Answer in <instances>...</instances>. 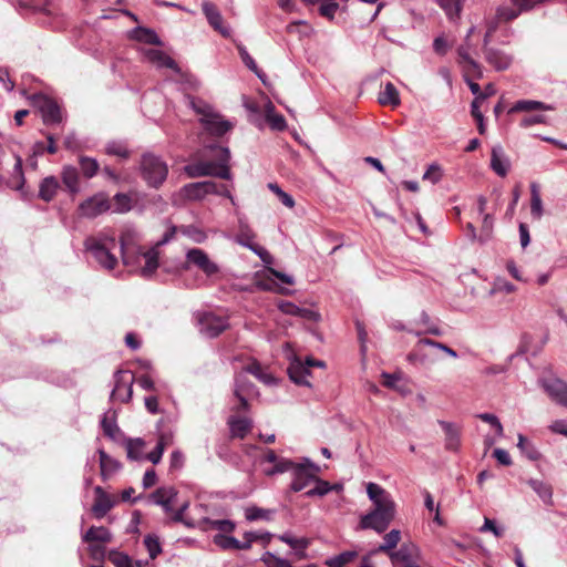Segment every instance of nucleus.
Instances as JSON below:
<instances>
[{
	"label": "nucleus",
	"mask_w": 567,
	"mask_h": 567,
	"mask_svg": "<svg viewBox=\"0 0 567 567\" xmlns=\"http://www.w3.org/2000/svg\"><path fill=\"white\" fill-rule=\"evenodd\" d=\"M367 494L372 502V509L395 518L396 504L386 489L377 483H369Z\"/></svg>",
	"instance_id": "5"
},
{
	"label": "nucleus",
	"mask_w": 567,
	"mask_h": 567,
	"mask_svg": "<svg viewBox=\"0 0 567 567\" xmlns=\"http://www.w3.org/2000/svg\"><path fill=\"white\" fill-rule=\"evenodd\" d=\"M186 258L188 262L197 266L207 276H212L218 271L217 265L213 262L208 255L199 248L189 249L187 251Z\"/></svg>",
	"instance_id": "15"
},
{
	"label": "nucleus",
	"mask_w": 567,
	"mask_h": 567,
	"mask_svg": "<svg viewBox=\"0 0 567 567\" xmlns=\"http://www.w3.org/2000/svg\"><path fill=\"white\" fill-rule=\"evenodd\" d=\"M39 109L42 114L44 124L51 125L62 122L61 107L54 100L42 96L40 99Z\"/></svg>",
	"instance_id": "16"
},
{
	"label": "nucleus",
	"mask_w": 567,
	"mask_h": 567,
	"mask_svg": "<svg viewBox=\"0 0 567 567\" xmlns=\"http://www.w3.org/2000/svg\"><path fill=\"white\" fill-rule=\"evenodd\" d=\"M338 8L339 4L334 0H331L328 3H322L319 8V12L322 17L328 18L329 20H333Z\"/></svg>",
	"instance_id": "64"
},
{
	"label": "nucleus",
	"mask_w": 567,
	"mask_h": 567,
	"mask_svg": "<svg viewBox=\"0 0 567 567\" xmlns=\"http://www.w3.org/2000/svg\"><path fill=\"white\" fill-rule=\"evenodd\" d=\"M107 558L115 567H133L130 556L118 550H111Z\"/></svg>",
	"instance_id": "51"
},
{
	"label": "nucleus",
	"mask_w": 567,
	"mask_h": 567,
	"mask_svg": "<svg viewBox=\"0 0 567 567\" xmlns=\"http://www.w3.org/2000/svg\"><path fill=\"white\" fill-rule=\"evenodd\" d=\"M213 161H200L185 166V173L190 178L203 176H215L221 179H230V168L228 162L230 152L228 147L210 144L206 146Z\"/></svg>",
	"instance_id": "1"
},
{
	"label": "nucleus",
	"mask_w": 567,
	"mask_h": 567,
	"mask_svg": "<svg viewBox=\"0 0 567 567\" xmlns=\"http://www.w3.org/2000/svg\"><path fill=\"white\" fill-rule=\"evenodd\" d=\"M115 246V239L107 237L104 239L87 237L84 241L85 249L107 270H113L117 265V258L111 252Z\"/></svg>",
	"instance_id": "3"
},
{
	"label": "nucleus",
	"mask_w": 567,
	"mask_h": 567,
	"mask_svg": "<svg viewBox=\"0 0 567 567\" xmlns=\"http://www.w3.org/2000/svg\"><path fill=\"white\" fill-rule=\"evenodd\" d=\"M393 520V517L371 508L369 513L361 516L358 529H372L378 534H382L389 528Z\"/></svg>",
	"instance_id": "8"
},
{
	"label": "nucleus",
	"mask_w": 567,
	"mask_h": 567,
	"mask_svg": "<svg viewBox=\"0 0 567 567\" xmlns=\"http://www.w3.org/2000/svg\"><path fill=\"white\" fill-rule=\"evenodd\" d=\"M415 556L416 547L413 544H403L399 550L390 553L389 557L394 565H416Z\"/></svg>",
	"instance_id": "21"
},
{
	"label": "nucleus",
	"mask_w": 567,
	"mask_h": 567,
	"mask_svg": "<svg viewBox=\"0 0 567 567\" xmlns=\"http://www.w3.org/2000/svg\"><path fill=\"white\" fill-rule=\"evenodd\" d=\"M274 105L270 103L266 110V121L271 128L284 131L286 128V120L282 115L274 113Z\"/></svg>",
	"instance_id": "46"
},
{
	"label": "nucleus",
	"mask_w": 567,
	"mask_h": 567,
	"mask_svg": "<svg viewBox=\"0 0 567 567\" xmlns=\"http://www.w3.org/2000/svg\"><path fill=\"white\" fill-rule=\"evenodd\" d=\"M543 388L546 393L560 405L567 406V383L560 379H549L543 381Z\"/></svg>",
	"instance_id": "17"
},
{
	"label": "nucleus",
	"mask_w": 567,
	"mask_h": 567,
	"mask_svg": "<svg viewBox=\"0 0 567 567\" xmlns=\"http://www.w3.org/2000/svg\"><path fill=\"white\" fill-rule=\"evenodd\" d=\"M519 450L532 461H537L540 457V453L536 450V447L529 443L526 437L522 434L518 435V444Z\"/></svg>",
	"instance_id": "48"
},
{
	"label": "nucleus",
	"mask_w": 567,
	"mask_h": 567,
	"mask_svg": "<svg viewBox=\"0 0 567 567\" xmlns=\"http://www.w3.org/2000/svg\"><path fill=\"white\" fill-rule=\"evenodd\" d=\"M440 425L445 433V447L449 451H457L461 444L460 429L445 421H440Z\"/></svg>",
	"instance_id": "23"
},
{
	"label": "nucleus",
	"mask_w": 567,
	"mask_h": 567,
	"mask_svg": "<svg viewBox=\"0 0 567 567\" xmlns=\"http://www.w3.org/2000/svg\"><path fill=\"white\" fill-rule=\"evenodd\" d=\"M122 260L125 265L131 264V258L137 255L142 248L137 246V237L134 230L126 229L120 237Z\"/></svg>",
	"instance_id": "14"
},
{
	"label": "nucleus",
	"mask_w": 567,
	"mask_h": 567,
	"mask_svg": "<svg viewBox=\"0 0 567 567\" xmlns=\"http://www.w3.org/2000/svg\"><path fill=\"white\" fill-rule=\"evenodd\" d=\"M528 485L537 493L546 505H553V487L539 480H529Z\"/></svg>",
	"instance_id": "33"
},
{
	"label": "nucleus",
	"mask_w": 567,
	"mask_h": 567,
	"mask_svg": "<svg viewBox=\"0 0 567 567\" xmlns=\"http://www.w3.org/2000/svg\"><path fill=\"white\" fill-rule=\"evenodd\" d=\"M244 370L246 373L252 374L265 384H271L275 382V378L271 374L265 372L258 361H252Z\"/></svg>",
	"instance_id": "42"
},
{
	"label": "nucleus",
	"mask_w": 567,
	"mask_h": 567,
	"mask_svg": "<svg viewBox=\"0 0 567 567\" xmlns=\"http://www.w3.org/2000/svg\"><path fill=\"white\" fill-rule=\"evenodd\" d=\"M60 187L59 181L54 176L43 178L39 187V197L44 202H51Z\"/></svg>",
	"instance_id": "28"
},
{
	"label": "nucleus",
	"mask_w": 567,
	"mask_h": 567,
	"mask_svg": "<svg viewBox=\"0 0 567 567\" xmlns=\"http://www.w3.org/2000/svg\"><path fill=\"white\" fill-rule=\"evenodd\" d=\"M12 176L8 179L7 185L12 189H21L24 184V175L22 169V158L16 155Z\"/></svg>",
	"instance_id": "38"
},
{
	"label": "nucleus",
	"mask_w": 567,
	"mask_h": 567,
	"mask_svg": "<svg viewBox=\"0 0 567 567\" xmlns=\"http://www.w3.org/2000/svg\"><path fill=\"white\" fill-rule=\"evenodd\" d=\"M261 561L266 565V567H289V561L282 559L270 551H266Z\"/></svg>",
	"instance_id": "56"
},
{
	"label": "nucleus",
	"mask_w": 567,
	"mask_h": 567,
	"mask_svg": "<svg viewBox=\"0 0 567 567\" xmlns=\"http://www.w3.org/2000/svg\"><path fill=\"white\" fill-rule=\"evenodd\" d=\"M209 528L217 529L221 533H231L235 529V524L228 519L207 520Z\"/></svg>",
	"instance_id": "57"
},
{
	"label": "nucleus",
	"mask_w": 567,
	"mask_h": 567,
	"mask_svg": "<svg viewBox=\"0 0 567 567\" xmlns=\"http://www.w3.org/2000/svg\"><path fill=\"white\" fill-rule=\"evenodd\" d=\"M401 540V532L399 529H392L383 537V543L378 547L375 551L385 553L390 556V553L398 546Z\"/></svg>",
	"instance_id": "39"
},
{
	"label": "nucleus",
	"mask_w": 567,
	"mask_h": 567,
	"mask_svg": "<svg viewBox=\"0 0 567 567\" xmlns=\"http://www.w3.org/2000/svg\"><path fill=\"white\" fill-rule=\"evenodd\" d=\"M199 326L202 333L209 338H215L228 328V322L223 317L205 313L199 319Z\"/></svg>",
	"instance_id": "11"
},
{
	"label": "nucleus",
	"mask_w": 567,
	"mask_h": 567,
	"mask_svg": "<svg viewBox=\"0 0 567 567\" xmlns=\"http://www.w3.org/2000/svg\"><path fill=\"white\" fill-rule=\"evenodd\" d=\"M237 49L244 64L261 79V71L258 69L255 60L250 56L245 47L238 45Z\"/></svg>",
	"instance_id": "54"
},
{
	"label": "nucleus",
	"mask_w": 567,
	"mask_h": 567,
	"mask_svg": "<svg viewBox=\"0 0 567 567\" xmlns=\"http://www.w3.org/2000/svg\"><path fill=\"white\" fill-rule=\"evenodd\" d=\"M440 7L446 12L447 16H458L461 11L458 0H437Z\"/></svg>",
	"instance_id": "59"
},
{
	"label": "nucleus",
	"mask_w": 567,
	"mask_h": 567,
	"mask_svg": "<svg viewBox=\"0 0 567 567\" xmlns=\"http://www.w3.org/2000/svg\"><path fill=\"white\" fill-rule=\"evenodd\" d=\"M470 44H464L458 47L457 49V55H458V63L464 65V69L467 73H473L477 78L482 75L481 65L471 58L470 53Z\"/></svg>",
	"instance_id": "25"
},
{
	"label": "nucleus",
	"mask_w": 567,
	"mask_h": 567,
	"mask_svg": "<svg viewBox=\"0 0 567 567\" xmlns=\"http://www.w3.org/2000/svg\"><path fill=\"white\" fill-rule=\"evenodd\" d=\"M530 214L535 219H540L543 215V202L536 183L530 185Z\"/></svg>",
	"instance_id": "40"
},
{
	"label": "nucleus",
	"mask_w": 567,
	"mask_h": 567,
	"mask_svg": "<svg viewBox=\"0 0 567 567\" xmlns=\"http://www.w3.org/2000/svg\"><path fill=\"white\" fill-rule=\"evenodd\" d=\"M313 483H316V486L313 488H310L309 491H307L306 495H308V496H315V495L323 496V495L328 494L330 492V489H331V486L329 485L328 482L319 480L317 476H316V480H315Z\"/></svg>",
	"instance_id": "58"
},
{
	"label": "nucleus",
	"mask_w": 567,
	"mask_h": 567,
	"mask_svg": "<svg viewBox=\"0 0 567 567\" xmlns=\"http://www.w3.org/2000/svg\"><path fill=\"white\" fill-rule=\"evenodd\" d=\"M423 346H431V347H435L442 351H444L445 353H447L449 355L453 357V358H456L457 357V353L450 347H447L446 344L444 343H441V342H437V341H434L432 339H429V338H423V339H420L416 343V347L417 348H422Z\"/></svg>",
	"instance_id": "55"
},
{
	"label": "nucleus",
	"mask_w": 567,
	"mask_h": 567,
	"mask_svg": "<svg viewBox=\"0 0 567 567\" xmlns=\"http://www.w3.org/2000/svg\"><path fill=\"white\" fill-rule=\"evenodd\" d=\"M216 192H219L218 184L212 181L189 183L183 187L185 197L190 200H199Z\"/></svg>",
	"instance_id": "13"
},
{
	"label": "nucleus",
	"mask_w": 567,
	"mask_h": 567,
	"mask_svg": "<svg viewBox=\"0 0 567 567\" xmlns=\"http://www.w3.org/2000/svg\"><path fill=\"white\" fill-rule=\"evenodd\" d=\"M167 444H168V437L166 435L162 434L158 439L157 445L151 453H148L146 455V458L148 461H151L153 464H157L161 461L162 455H163L164 450Z\"/></svg>",
	"instance_id": "50"
},
{
	"label": "nucleus",
	"mask_w": 567,
	"mask_h": 567,
	"mask_svg": "<svg viewBox=\"0 0 567 567\" xmlns=\"http://www.w3.org/2000/svg\"><path fill=\"white\" fill-rule=\"evenodd\" d=\"M145 442L142 439H130L126 442L127 457L133 461L142 460Z\"/></svg>",
	"instance_id": "44"
},
{
	"label": "nucleus",
	"mask_w": 567,
	"mask_h": 567,
	"mask_svg": "<svg viewBox=\"0 0 567 567\" xmlns=\"http://www.w3.org/2000/svg\"><path fill=\"white\" fill-rule=\"evenodd\" d=\"M83 540L86 543L107 544V543L112 542V535H111L110 530L103 526H101V527L92 526L87 529V532L83 536Z\"/></svg>",
	"instance_id": "29"
},
{
	"label": "nucleus",
	"mask_w": 567,
	"mask_h": 567,
	"mask_svg": "<svg viewBox=\"0 0 567 567\" xmlns=\"http://www.w3.org/2000/svg\"><path fill=\"white\" fill-rule=\"evenodd\" d=\"M132 38L138 42L146 44L159 45L161 40L158 35L151 29L137 27L132 31Z\"/></svg>",
	"instance_id": "36"
},
{
	"label": "nucleus",
	"mask_w": 567,
	"mask_h": 567,
	"mask_svg": "<svg viewBox=\"0 0 567 567\" xmlns=\"http://www.w3.org/2000/svg\"><path fill=\"white\" fill-rule=\"evenodd\" d=\"M145 259V266L142 268V275L144 277L152 276L158 268V250L157 247L151 248L146 251L143 249L137 254Z\"/></svg>",
	"instance_id": "27"
},
{
	"label": "nucleus",
	"mask_w": 567,
	"mask_h": 567,
	"mask_svg": "<svg viewBox=\"0 0 567 567\" xmlns=\"http://www.w3.org/2000/svg\"><path fill=\"white\" fill-rule=\"evenodd\" d=\"M319 467L315 464H297L293 472V480L291 483V489L293 492H300L310 486L317 476Z\"/></svg>",
	"instance_id": "9"
},
{
	"label": "nucleus",
	"mask_w": 567,
	"mask_h": 567,
	"mask_svg": "<svg viewBox=\"0 0 567 567\" xmlns=\"http://www.w3.org/2000/svg\"><path fill=\"white\" fill-rule=\"evenodd\" d=\"M358 557V553L354 550L343 551L334 557L326 560V565L329 567H344L349 563L353 561Z\"/></svg>",
	"instance_id": "43"
},
{
	"label": "nucleus",
	"mask_w": 567,
	"mask_h": 567,
	"mask_svg": "<svg viewBox=\"0 0 567 567\" xmlns=\"http://www.w3.org/2000/svg\"><path fill=\"white\" fill-rule=\"evenodd\" d=\"M114 389L111 399H118L122 402H130L133 396L134 375L126 370H117L114 373Z\"/></svg>",
	"instance_id": "7"
},
{
	"label": "nucleus",
	"mask_w": 567,
	"mask_h": 567,
	"mask_svg": "<svg viewBox=\"0 0 567 567\" xmlns=\"http://www.w3.org/2000/svg\"><path fill=\"white\" fill-rule=\"evenodd\" d=\"M176 496L177 492L174 487H159L153 492L150 497L155 504L161 505L166 513H171Z\"/></svg>",
	"instance_id": "20"
},
{
	"label": "nucleus",
	"mask_w": 567,
	"mask_h": 567,
	"mask_svg": "<svg viewBox=\"0 0 567 567\" xmlns=\"http://www.w3.org/2000/svg\"><path fill=\"white\" fill-rule=\"evenodd\" d=\"M522 11L517 7H499L496 11L497 20L512 21L516 19Z\"/></svg>",
	"instance_id": "53"
},
{
	"label": "nucleus",
	"mask_w": 567,
	"mask_h": 567,
	"mask_svg": "<svg viewBox=\"0 0 567 567\" xmlns=\"http://www.w3.org/2000/svg\"><path fill=\"white\" fill-rule=\"evenodd\" d=\"M179 231L197 243H202L205 239V234L195 226H179Z\"/></svg>",
	"instance_id": "61"
},
{
	"label": "nucleus",
	"mask_w": 567,
	"mask_h": 567,
	"mask_svg": "<svg viewBox=\"0 0 567 567\" xmlns=\"http://www.w3.org/2000/svg\"><path fill=\"white\" fill-rule=\"evenodd\" d=\"M61 178L71 196H74L80 192V176L74 166H64L61 172Z\"/></svg>",
	"instance_id": "22"
},
{
	"label": "nucleus",
	"mask_w": 567,
	"mask_h": 567,
	"mask_svg": "<svg viewBox=\"0 0 567 567\" xmlns=\"http://www.w3.org/2000/svg\"><path fill=\"white\" fill-rule=\"evenodd\" d=\"M116 504V498L107 494L101 486L94 487V503L92 514L95 518H103Z\"/></svg>",
	"instance_id": "10"
},
{
	"label": "nucleus",
	"mask_w": 567,
	"mask_h": 567,
	"mask_svg": "<svg viewBox=\"0 0 567 567\" xmlns=\"http://www.w3.org/2000/svg\"><path fill=\"white\" fill-rule=\"evenodd\" d=\"M202 9L209 25L224 38H228L230 35V30L224 25V19L217 6L210 1H204Z\"/></svg>",
	"instance_id": "12"
},
{
	"label": "nucleus",
	"mask_w": 567,
	"mask_h": 567,
	"mask_svg": "<svg viewBox=\"0 0 567 567\" xmlns=\"http://www.w3.org/2000/svg\"><path fill=\"white\" fill-rule=\"evenodd\" d=\"M80 168L86 178H92L99 171V163L96 159L89 156H80Z\"/></svg>",
	"instance_id": "45"
},
{
	"label": "nucleus",
	"mask_w": 567,
	"mask_h": 567,
	"mask_svg": "<svg viewBox=\"0 0 567 567\" xmlns=\"http://www.w3.org/2000/svg\"><path fill=\"white\" fill-rule=\"evenodd\" d=\"M379 103L382 105H391L393 107L400 105L399 91L393 83L388 82L384 90L379 94Z\"/></svg>",
	"instance_id": "34"
},
{
	"label": "nucleus",
	"mask_w": 567,
	"mask_h": 567,
	"mask_svg": "<svg viewBox=\"0 0 567 567\" xmlns=\"http://www.w3.org/2000/svg\"><path fill=\"white\" fill-rule=\"evenodd\" d=\"M483 49L485 60L497 71L506 70L512 64V56L506 54L504 51L489 47Z\"/></svg>",
	"instance_id": "18"
},
{
	"label": "nucleus",
	"mask_w": 567,
	"mask_h": 567,
	"mask_svg": "<svg viewBox=\"0 0 567 567\" xmlns=\"http://www.w3.org/2000/svg\"><path fill=\"white\" fill-rule=\"evenodd\" d=\"M270 511L259 508V507H249L246 509V518L248 520H257V519H269Z\"/></svg>",
	"instance_id": "60"
},
{
	"label": "nucleus",
	"mask_w": 567,
	"mask_h": 567,
	"mask_svg": "<svg viewBox=\"0 0 567 567\" xmlns=\"http://www.w3.org/2000/svg\"><path fill=\"white\" fill-rule=\"evenodd\" d=\"M288 374L290 380L296 384L308 386L310 385V383L306 379L307 375H310V371H308V369L299 359H296L290 363L288 368Z\"/></svg>",
	"instance_id": "26"
},
{
	"label": "nucleus",
	"mask_w": 567,
	"mask_h": 567,
	"mask_svg": "<svg viewBox=\"0 0 567 567\" xmlns=\"http://www.w3.org/2000/svg\"><path fill=\"white\" fill-rule=\"evenodd\" d=\"M227 424L230 430L231 437L245 439L252 429V421L246 416L230 415Z\"/></svg>",
	"instance_id": "19"
},
{
	"label": "nucleus",
	"mask_w": 567,
	"mask_h": 567,
	"mask_svg": "<svg viewBox=\"0 0 567 567\" xmlns=\"http://www.w3.org/2000/svg\"><path fill=\"white\" fill-rule=\"evenodd\" d=\"M101 426H102L104 435L112 440L115 439L117 432L120 431V429L116 424V421H115V416L114 415L110 416L107 413L104 414V416L101 421Z\"/></svg>",
	"instance_id": "47"
},
{
	"label": "nucleus",
	"mask_w": 567,
	"mask_h": 567,
	"mask_svg": "<svg viewBox=\"0 0 567 567\" xmlns=\"http://www.w3.org/2000/svg\"><path fill=\"white\" fill-rule=\"evenodd\" d=\"M278 538L295 549L298 557L303 558L306 556L305 550L310 544L309 539L296 538L290 534L280 535Z\"/></svg>",
	"instance_id": "37"
},
{
	"label": "nucleus",
	"mask_w": 567,
	"mask_h": 567,
	"mask_svg": "<svg viewBox=\"0 0 567 567\" xmlns=\"http://www.w3.org/2000/svg\"><path fill=\"white\" fill-rule=\"evenodd\" d=\"M114 200L116 204V212L117 213H124L128 212L131 209V198L125 194H116L114 196Z\"/></svg>",
	"instance_id": "63"
},
{
	"label": "nucleus",
	"mask_w": 567,
	"mask_h": 567,
	"mask_svg": "<svg viewBox=\"0 0 567 567\" xmlns=\"http://www.w3.org/2000/svg\"><path fill=\"white\" fill-rule=\"evenodd\" d=\"M141 172L143 178L152 187L157 188L167 177V165L153 154H145L141 161Z\"/></svg>",
	"instance_id": "4"
},
{
	"label": "nucleus",
	"mask_w": 567,
	"mask_h": 567,
	"mask_svg": "<svg viewBox=\"0 0 567 567\" xmlns=\"http://www.w3.org/2000/svg\"><path fill=\"white\" fill-rule=\"evenodd\" d=\"M487 94L480 93L478 96H475L471 104V114L476 121H481L484 118L482 112H481V105L486 100Z\"/></svg>",
	"instance_id": "62"
},
{
	"label": "nucleus",
	"mask_w": 567,
	"mask_h": 567,
	"mask_svg": "<svg viewBox=\"0 0 567 567\" xmlns=\"http://www.w3.org/2000/svg\"><path fill=\"white\" fill-rule=\"evenodd\" d=\"M192 106L194 111L200 115L199 122L208 135L220 137L233 130V123L224 120L221 115L215 113L209 105L192 101Z\"/></svg>",
	"instance_id": "2"
},
{
	"label": "nucleus",
	"mask_w": 567,
	"mask_h": 567,
	"mask_svg": "<svg viewBox=\"0 0 567 567\" xmlns=\"http://www.w3.org/2000/svg\"><path fill=\"white\" fill-rule=\"evenodd\" d=\"M214 544L224 550L236 549L239 547V540L233 536L217 534L214 536Z\"/></svg>",
	"instance_id": "49"
},
{
	"label": "nucleus",
	"mask_w": 567,
	"mask_h": 567,
	"mask_svg": "<svg viewBox=\"0 0 567 567\" xmlns=\"http://www.w3.org/2000/svg\"><path fill=\"white\" fill-rule=\"evenodd\" d=\"M101 476L106 481L113 473L120 468V463L106 454L104 450H99Z\"/></svg>",
	"instance_id": "30"
},
{
	"label": "nucleus",
	"mask_w": 567,
	"mask_h": 567,
	"mask_svg": "<svg viewBox=\"0 0 567 567\" xmlns=\"http://www.w3.org/2000/svg\"><path fill=\"white\" fill-rule=\"evenodd\" d=\"M144 545L150 554L151 559H155L162 551L158 537L154 535L145 536Z\"/></svg>",
	"instance_id": "52"
},
{
	"label": "nucleus",
	"mask_w": 567,
	"mask_h": 567,
	"mask_svg": "<svg viewBox=\"0 0 567 567\" xmlns=\"http://www.w3.org/2000/svg\"><path fill=\"white\" fill-rule=\"evenodd\" d=\"M111 208L109 196L105 193H96L83 200L76 212L79 217L95 218Z\"/></svg>",
	"instance_id": "6"
},
{
	"label": "nucleus",
	"mask_w": 567,
	"mask_h": 567,
	"mask_svg": "<svg viewBox=\"0 0 567 567\" xmlns=\"http://www.w3.org/2000/svg\"><path fill=\"white\" fill-rule=\"evenodd\" d=\"M545 111V110H551L549 105H546L543 102L539 101H532V100H520L517 101L509 110V113H516V112H532V111Z\"/></svg>",
	"instance_id": "35"
},
{
	"label": "nucleus",
	"mask_w": 567,
	"mask_h": 567,
	"mask_svg": "<svg viewBox=\"0 0 567 567\" xmlns=\"http://www.w3.org/2000/svg\"><path fill=\"white\" fill-rule=\"evenodd\" d=\"M146 55L151 62L156 63L159 66H164L176 72L179 71L177 63L163 51L152 49L147 51Z\"/></svg>",
	"instance_id": "32"
},
{
	"label": "nucleus",
	"mask_w": 567,
	"mask_h": 567,
	"mask_svg": "<svg viewBox=\"0 0 567 567\" xmlns=\"http://www.w3.org/2000/svg\"><path fill=\"white\" fill-rule=\"evenodd\" d=\"M255 393V385L246 375V372H240L235 378L234 395L244 394V396H251Z\"/></svg>",
	"instance_id": "31"
},
{
	"label": "nucleus",
	"mask_w": 567,
	"mask_h": 567,
	"mask_svg": "<svg viewBox=\"0 0 567 567\" xmlns=\"http://www.w3.org/2000/svg\"><path fill=\"white\" fill-rule=\"evenodd\" d=\"M256 235L248 227H240L239 233L237 234V241L259 254V246L255 243Z\"/></svg>",
	"instance_id": "41"
},
{
	"label": "nucleus",
	"mask_w": 567,
	"mask_h": 567,
	"mask_svg": "<svg viewBox=\"0 0 567 567\" xmlns=\"http://www.w3.org/2000/svg\"><path fill=\"white\" fill-rule=\"evenodd\" d=\"M491 167L501 177H505L507 175L509 163L503 155L502 146H495L492 148Z\"/></svg>",
	"instance_id": "24"
}]
</instances>
